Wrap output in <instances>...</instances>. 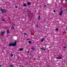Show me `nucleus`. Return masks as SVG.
<instances>
[{
	"label": "nucleus",
	"instance_id": "1",
	"mask_svg": "<svg viewBox=\"0 0 67 67\" xmlns=\"http://www.w3.org/2000/svg\"><path fill=\"white\" fill-rule=\"evenodd\" d=\"M16 41H15L14 43H10L9 44V46H15L16 44Z\"/></svg>",
	"mask_w": 67,
	"mask_h": 67
},
{
	"label": "nucleus",
	"instance_id": "2",
	"mask_svg": "<svg viewBox=\"0 0 67 67\" xmlns=\"http://www.w3.org/2000/svg\"><path fill=\"white\" fill-rule=\"evenodd\" d=\"M5 11H6V10L5 9H2V13H5Z\"/></svg>",
	"mask_w": 67,
	"mask_h": 67
},
{
	"label": "nucleus",
	"instance_id": "3",
	"mask_svg": "<svg viewBox=\"0 0 67 67\" xmlns=\"http://www.w3.org/2000/svg\"><path fill=\"white\" fill-rule=\"evenodd\" d=\"M4 33H5V32L4 31H3L2 32L1 34V36H3V35L4 34Z\"/></svg>",
	"mask_w": 67,
	"mask_h": 67
},
{
	"label": "nucleus",
	"instance_id": "4",
	"mask_svg": "<svg viewBox=\"0 0 67 67\" xmlns=\"http://www.w3.org/2000/svg\"><path fill=\"white\" fill-rule=\"evenodd\" d=\"M63 10H62L60 12V13H59V15L60 16L62 15V13H63Z\"/></svg>",
	"mask_w": 67,
	"mask_h": 67
},
{
	"label": "nucleus",
	"instance_id": "5",
	"mask_svg": "<svg viewBox=\"0 0 67 67\" xmlns=\"http://www.w3.org/2000/svg\"><path fill=\"white\" fill-rule=\"evenodd\" d=\"M56 58H57V59H60L62 58V57H57Z\"/></svg>",
	"mask_w": 67,
	"mask_h": 67
},
{
	"label": "nucleus",
	"instance_id": "6",
	"mask_svg": "<svg viewBox=\"0 0 67 67\" xmlns=\"http://www.w3.org/2000/svg\"><path fill=\"white\" fill-rule=\"evenodd\" d=\"M19 50L20 51H23V49L22 48H21Z\"/></svg>",
	"mask_w": 67,
	"mask_h": 67
},
{
	"label": "nucleus",
	"instance_id": "7",
	"mask_svg": "<svg viewBox=\"0 0 67 67\" xmlns=\"http://www.w3.org/2000/svg\"><path fill=\"white\" fill-rule=\"evenodd\" d=\"M41 49H43V50H44V51H46L45 49H44V48H41Z\"/></svg>",
	"mask_w": 67,
	"mask_h": 67
},
{
	"label": "nucleus",
	"instance_id": "8",
	"mask_svg": "<svg viewBox=\"0 0 67 67\" xmlns=\"http://www.w3.org/2000/svg\"><path fill=\"white\" fill-rule=\"evenodd\" d=\"M23 6H24V7H26V4H23Z\"/></svg>",
	"mask_w": 67,
	"mask_h": 67
},
{
	"label": "nucleus",
	"instance_id": "9",
	"mask_svg": "<svg viewBox=\"0 0 67 67\" xmlns=\"http://www.w3.org/2000/svg\"><path fill=\"white\" fill-rule=\"evenodd\" d=\"M9 30H7V33H8V34H9Z\"/></svg>",
	"mask_w": 67,
	"mask_h": 67
},
{
	"label": "nucleus",
	"instance_id": "10",
	"mask_svg": "<svg viewBox=\"0 0 67 67\" xmlns=\"http://www.w3.org/2000/svg\"><path fill=\"white\" fill-rule=\"evenodd\" d=\"M44 41V39L43 38L41 40V42H43Z\"/></svg>",
	"mask_w": 67,
	"mask_h": 67
},
{
	"label": "nucleus",
	"instance_id": "11",
	"mask_svg": "<svg viewBox=\"0 0 67 67\" xmlns=\"http://www.w3.org/2000/svg\"><path fill=\"white\" fill-rule=\"evenodd\" d=\"M30 3L28 2L27 3V4L28 5H30Z\"/></svg>",
	"mask_w": 67,
	"mask_h": 67
},
{
	"label": "nucleus",
	"instance_id": "12",
	"mask_svg": "<svg viewBox=\"0 0 67 67\" xmlns=\"http://www.w3.org/2000/svg\"><path fill=\"white\" fill-rule=\"evenodd\" d=\"M13 54H10V56L11 57H13Z\"/></svg>",
	"mask_w": 67,
	"mask_h": 67
},
{
	"label": "nucleus",
	"instance_id": "13",
	"mask_svg": "<svg viewBox=\"0 0 67 67\" xmlns=\"http://www.w3.org/2000/svg\"><path fill=\"white\" fill-rule=\"evenodd\" d=\"M38 20H40V16H38Z\"/></svg>",
	"mask_w": 67,
	"mask_h": 67
},
{
	"label": "nucleus",
	"instance_id": "14",
	"mask_svg": "<svg viewBox=\"0 0 67 67\" xmlns=\"http://www.w3.org/2000/svg\"><path fill=\"white\" fill-rule=\"evenodd\" d=\"M10 66L11 67H13L14 65H10Z\"/></svg>",
	"mask_w": 67,
	"mask_h": 67
},
{
	"label": "nucleus",
	"instance_id": "15",
	"mask_svg": "<svg viewBox=\"0 0 67 67\" xmlns=\"http://www.w3.org/2000/svg\"><path fill=\"white\" fill-rule=\"evenodd\" d=\"M28 43H30V44H31V42L30 41H29L28 42Z\"/></svg>",
	"mask_w": 67,
	"mask_h": 67
},
{
	"label": "nucleus",
	"instance_id": "16",
	"mask_svg": "<svg viewBox=\"0 0 67 67\" xmlns=\"http://www.w3.org/2000/svg\"><path fill=\"white\" fill-rule=\"evenodd\" d=\"M55 30H56V31H58V28H56Z\"/></svg>",
	"mask_w": 67,
	"mask_h": 67
},
{
	"label": "nucleus",
	"instance_id": "17",
	"mask_svg": "<svg viewBox=\"0 0 67 67\" xmlns=\"http://www.w3.org/2000/svg\"><path fill=\"white\" fill-rule=\"evenodd\" d=\"M65 3L67 4V0H65Z\"/></svg>",
	"mask_w": 67,
	"mask_h": 67
},
{
	"label": "nucleus",
	"instance_id": "18",
	"mask_svg": "<svg viewBox=\"0 0 67 67\" xmlns=\"http://www.w3.org/2000/svg\"><path fill=\"white\" fill-rule=\"evenodd\" d=\"M31 49L32 50H34V48H32Z\"/></svg>",
	"mask_w": 67,
	"mask_h": 67
},
{
	"label": "nucleus",
	"instance_id": "19",
	"mask_svg": "<svg viewBox=\"0 0 67 67\" xmlns=\"http://www.w3.org/2000/svg\"><path fill=\"white\" fill-rule=\"evenodd\" d=\"M2 20L3 21H5L4 19H3Z\"/></svg>",
	"mask_w": 67,
	"mask_h": 67
},
{
	"label": "nucleus",
	"instance_id": "20",
	"mask_svg": "<svg viewBox=\"0 0 67 67\" xmlns=\"http://www.w3.org/2000/svg\"><path fill=\"white\" fill-rule=\"evenodd\" d=\"M64 48H66V47H64Z\"/></svg>",
	"mask_w": 67,
	"mask_h": 67
},
{
	"label": "nucleus",
	"instance_id": "21",
	"mask_svg": "<svg viewBox=\"0 0 67 67\" xmlns=\"http://www.w3.org/2000/svg\"><path fill=\"white\" fill-rule=\"evenodd\" d=\"M29 53H30V51H28V53H29Z\"/></svg>",
	"mask_w": 67,
	"mask_h": 67
},
{
	"label": "nucleus",
	"instance_id": "22",
	"mask_svg": "<svg viewBox=\"0 0 67 67\" xmlns=\"http://www.w3.org/2000/svg\"><path fill=\"white\" fill-rule=\"evenodd\" d=\"M24 34H25V35H26V34L25 33H24Z\"/></svg>",
	"mask_w": 67,
	"mask_h": 67
},
{
	"label": "nucleus",
	"instance_id": "23",
	"mask_svg": "<svg viewBox=\"0 0 67 67\" xmlns=\"http://www.w3.org/2000/svg\"><path fill=\"white\" fill-rule=\"evenodd\" d=\"M53 12H55V10H53Z\"/></svg>",
	"mask_w": 67,
	"mask_h": 67
},
{
	"label": "nucleus",
	"instance_id": "24",
	"mask_svg": "<svg viewBox=\"0 0 67 67\" xmlns=\"http://www.w3.org/2000/svg\"><path fill=\"white\" fill-rule=\"evenodd\" d=\"M12 28L13 29H14V27H12Z\"/></svg>",
	"mask_w": 67,
	"mask_h": 67
},
{
	"label": "nucleus",
	"instance_id": "25",
	"mask_svg": "<svg viewBox=\"0 0 67 67\" xmlns=\"http://www.w3.org/2000/svg\"><path fill=\"white\" fill-rule=\"evenodd\" d=\"M15 8H17V6H15Z\"/></svg>",
	"mask_w": 67,
	"mask_h": 67
},
{
	"label": "nucleus",
	"instance_id": "26",
	"mask_svg": "<svg viewBox=\"0 0 67 67\" xmlns=\"http://www.w3.org/2000/svg\"><path fill=\"white\" fill-rule=\"evenodd\" d=\"M44 7H46V5H44Z\"/></svg>",
	"mask_w": 67,
	"mask_h": 67
},
{
	"label": "nucleus",
	"instance_id": "27",
	"mask_svg": "<svg viewBox=\"0 0 67 67\" xmlns=\"http://www.w3.org/2000/svg\"><path fill=\"white\" fill-rule=\"evenodd\" d=\"M27 41H29V39H27Z\"/></svg>",
	"mask_w": 67,
	"mask_h": 67
},
{
	"label": "nucleus",
	"instance_id": "28",
	"mask_svg": "<svg viewBox=\"0 0 67 67\" xmlns=\"http://www.w3.org/2000/svg\"><path fill=\"white\" fill-rule=\"evenodd\" d=\"M1 66H2L1 65H0V67H1Z\"/></svg>",
	"mask_w": 67,
	"mask_h": 67
}]
</instances>
